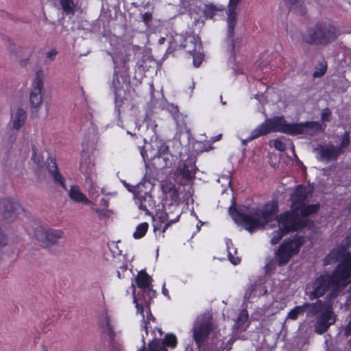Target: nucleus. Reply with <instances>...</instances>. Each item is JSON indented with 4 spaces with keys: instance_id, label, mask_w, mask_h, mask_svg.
Masks as SVG:
<instances>
[{
    "instance_id": "obj_1",
    "label": "nucleus",
    "mask_w": 351,
    "mask_h": 351,
    "mask_svg": "<svg viewBox=\"0 0 351 351\" xmlns=\"http://www.w3.org/2000/svg\"><path fill=\"white\" fill-rule=\"evenodd\" d=\"M278 210L277 202H270L265 204L263 209H252L247 213L243 210H237L233 206L229 208V213L237 224L243 226L247 231L252 232L256 229H260L269 221L276 219L278 227L284 232L297 231L306 226V216H302L298 211L291 209L279 216H276Z\"/></svg>"
},
{
    "instance_id": "obj_2",
    "label": "nucleus",
    "mask_w": 351,
    "mask_h": 351,
    "mask_svg": "<svg viewBox=\"0 0 351 351\" xmlns=\"http://www.w3.org/2000/svg\"><path fill=\"white\" fill-rule=\"evenodd\" d=\"M330 261H341L332 275L322 274L316 278L313 283V290L309 294V299L313 300L323 296L326 292L330 293L324 299L330 301L335 299L341 287L351 282V253L339 254L338 250H332L328 255Z\"/></svg>"
},
{
    "instance_id": "obj_3",
    "label": "nucleus",
    "mask_w": 351,
    "mask_h": 351,
    "mask_svg": "<svg viewBox=\"0 0 351 351\" xmlns=\"http://www.w3.org/2000/svg\"><path fill=\"white\" fill-rule=\"evenodd\" d=\"M339 36L335 26L327 23L319 22L309 27L302 36V40L311 45H328L335 42Z\"/></svg>"
},
{
    "instance_id": "obj_4",
    "label": "nucleus",
    "mask_w": 351,
    "mask_h": 351,
    "mask_svg": "<svg viewBox=\"0 0 351 351\" xmlns=\"http://www.w3.org/2000/svg\"><path fill=\"white\" fill-rule=\"evenodd\" d=\"M294 123H289L283 117H274L267 119L264 123L252 130L250 136L243 140V144L252 141L261 136L266 135L271 132H280L287 134L293 135Z\"/></svg>"
},
{
    "instance_id": "obj_5",
    "label": "nucleus",
    "mask_w": 351,
    "mask_h": 351,
    "mask_svg": "<svg viewBox=\"0 0 351 351\" xmlns=\"http://www.w3.org/2000/svg\"><path fill=\"white\" fill-rule=\"evenodd\" d=\"M311 195L306 188L299 185L291 195L290 199L292 203L291 209L299 212L302 216H309L316 213L319 208V204L306 205L305 201Z\"/></svg>"
},
{
    "instance_id": "obj_6",
    "label": "nucleus",
    "mask_w": 351,
    "mask_h": 351,
    "mask_svg": "<svg viewBox=\"0 0 351 351\" xmlns=\"http://www.w3.org/2000/svg\"><path fill=\"white\" fill-rule=\"evenodd\" d=\"M151 184L147 181H143L137 184V189L134 192V200L138 208L143 210L146 215H150V210L155 208V202L150 192Z\"/></svg>"
},
{
    "instance_id": "obj_7",
    "label": "nucleus",
    "mask_w": 351,
    "mask_h": 351,
    "mask_svg": "<svg viewBox=\"0 0 351 351\" xmlns=\"http://www.w3.org/2000/svg\"><path fill=\"white\" fill-rule=\"evenodd\" d=\"M180 46L193 56V65L198 67L203 60L200 38L193 34H188L182 38Z\"/></svg>"
},
{
    "instance_id": "obj_8",
    "label": "nucleus",
    "mask_w": 351,
    "mask_h": 351,
    "mask_svg": "<svg viewBox=\"0 0 351 351\" xmlns=\"http://www.w3.org/2000/svg\"><path fill=\"white\" fill-rule=\"evenodd\" d=\"M213 329L212 317L208 315H202L195 320L193 327V336L196 343L199 346L207 338Z\"/></svg>"
},
{
    "instance_id": "obj_9",
    "label": "nucleus",
    "mask_w": 351,
    "mask_h": 351,
    "mask_svg": "<svg viewBox=\"0 0 351 351\" xmlns=\"http://www.w3.org/2000/svg\"><path fill=\"white\" fill-rule=\"evenodd\" d=\"M302 245V240L300 238L282 243L276 253V258L278 265L287 264L291 257L299 252Z\"/></svg>"
},
{
    "instance_id": "obj_10",
    "label": "nucleus",
    "mask_w": 351,
    "mask_h": 351,
    "mask_svg": "<svg viewBox=\"0 0 351 351\" xmlns=\"http://www.w3.org/2000/svg\"><path fill=\"white\" fill-rule=\"evenodd\" d=\"M34 236L41 246L48 247L56 244L64 237V232L60 230L38 226L34 230Z\"/></svg>"
},
{
    "instance_id": "obj_11",
    "label": "nucleus",
    "mask_w": 351,
    "mask_h": 351,
    "mask_svg": "<svg viewBox=\"0 0 351 351\" xmlns=\"http://www.w3.org/2000/svg\"><path fill=\"white\" fill-rule=\"evenodd\" d=\"M21 208L20 204L14 198L8 197L0 201V215L8 221H13Z\"/></svg>"
},
{
    "instance_id": "obj_12",
    "label": "nucleus",
    "mask_w": 351,
    "mask_h": 351,
    "mask_svg": "<svg viewBox=\"0 0 351 351\" xmlns=\"http://www.w3.org/2000/svg\"><path fill=\"white\" fill-rule=\"evenodd\" d=\"M326 124L318 121H306L294 123L293 135L305 134L309 136L317 135L325 130Z\"/></svg>"
},
{
    "instance_id": "obj_13",
    "label": "nucleus",
    "mask_w": 351,
    "mask_h": 351,
    "mask_svg": "<svg viewBox=\"0 0 351 351\" xmlns=\"http://www.w3.org/2000/svg\"><path fill=\"white\" fill-rule=\"evenodd\" d=\"M43 88V73L41 71L36 73L35 78L32 82V88L29 95V101L32 108H38L43 102L42 90Z\"/></svg>"
},
{
    "instance_id": "obj_14",
    "label": "nucleus",
    "mask_w": 351,
    "mask_h": 351,
    "mask_svg": "<svg viewBox=\"0 0 351 351\" xmlns=\"http://www.w3.org/2000/svg\"><path fill=\"white\" fill-rule=\"evenodd\" d=\"M335 321L336 315L332 311V306L326 309L317 317L315 332L319 335L324 333L331 325L335 324Z\"/></svg>"
},
{
    "instance_id": "obj_15",
    "label": "nucleus",
    "mask_w": 351,
    "mask_h": 351,
    "mask_svg": "<svg viewBox=\"0 0 351 351\" xmlns=\"http://www.w3.org/2000/svg\"><path fill=\"white\" fill-rule=\"evenodd\" d=\"M306 316L309 317H314L315 316L321 314L326 309L332 306V302L328 299L317 300L315 302L304 303Z\"/></svg>"
},
{
    "instance_id": "obj_16",
    "label": "nucleus",
    "mask_w": 351,
    "mask_h": 351,
    "mask_svg": "<svg viewBox=\"0 0 351 351\" xmlns=\"http://www.w3.org/2000/svg\"><path fill=\"white\" fill-rule=\"evenodd\" d=\"M176 344V336L172 334H167L162 341L157 339L152 340L148 344V350L149 351H167L166 346L174 348Z\"/></svg>"
},
{
    "instance_id": "obj_17",
    "label": "nucleus",
    "mask_w": 351,
    "mask_h": 351,
    "mask_svg": "<svg viewBox=\"0 0 351 351\" xmlns=\"http://www.w3.org/2000/svg\"><path fill=\"white\" fill-rule=\"evenodd\" d=\"M315 152L319 154V159L326 162L332 160H337L338 156L343 153L341 148H337L335 146L331 145H319L315 149Z\"/></svg>"
},
{
    "instance_id": "obj_18",
    "label": "nucleus",
    "mask_w": 351,
    "mask_h": 351,
    "mask_svg": "<svg viewBox=\"0 0 351 351\" xmlns=\"http://www.w3.org/2000/svg\"><path fill=\"white\" fill-rule=\"evenodd\" d=\"M196 170L197 168L193 158H189L180 164L177 171L184 178L189 180L195 177Z\"/></svg>"
},
{
    "instance_id": "obj_19",
    "label": "nucleus",
    "mask_w": 351,
    "mask_h": 351,
    "mask_svg": "<svg viewBox=\"0 0 351 351\" xmlns=\"http://www.w3.org/2000/svg\"><path fill=\"white\" fill-rule=\"evenodd\" d=\"M80 172L86 177V182L91 187L93 186L95 182V165L89 158H85L80 162Z\"/></svg>"
},
{
    "instance_id": "obj_20",
    "label": "nucleus",
    "mask_w": 351,
    "mask_h": 351,
    "mask_svg": "<svg viewBox=\"0 0 351 351\" xmlns=\"http://www.w3.org/2000/svg\"><path fill=\"white\" fill-rule=\"evenodd\" d=\"M47 169L56 183H58L63 189H66L65 180L58 171L55 159L49 158L47 159Z\"/></svg>"
},
{
    "instance_id": "obj_21",
    "label": "nucleus",
    "mask_w": 351,
    "mask_h": 351,
    "mask_svg": "<svg viewBox=\"0 0 351 351\" xmlns=\"http://www.w3.org/2000/svg\"><path fill=\"white\" fill-rule=\"evenodd\" d=\"M237 10H228L227 23H228V37L230 39L231 52L234 54V43L233 36L234 34V27L237 25Z\"/></svg>"
},
{
    "instance_id": "obj_22",
    "label": "nucleus",
    "mask_w": 351,
    "mask_h": 351,
    "mask_svg": "<svg viewBox=\"0 0 351 351\" xmlns=\"http://www.w3.org/2000/svg\"><path fill=\"white\" fill-rule=\"evenodd\" d=\"M112 88L114 89L116 106H120L124 99L125 90L123 89L122 82L119 80L118 75L116 73L114 74L112 81Z\"/></svg>"
},
{
    "instance_id": "obj_23",
    "label": "nucleus",
    "mask_w": 351,
    "mask_h": 351,
    "mask_svg": "<svg viewBox=\"0 0 351 351\" xmlns=\"http://www.w3.org/2000/svg\"><path fill=\"white\" fill-rule=\"evenodd\" d=\"M132 287L134 288V290H133L134 302L136 304L137 312H139L143 316V322L145 324L144 328L145 330L146 333L147 334L148 331H147V324L149 322L150 320L154 319V317L152 315L149 308L148 306H146L145 312H146L147 315H146V319H145V315L143 314L144 308L141 304H139L137 302V298L135 295V288H134V285H132Z\"/></svg>"
},
{
    "instance_id": "obj_24",
    "label": "nucleus",
    "mask_w": 351,
    "mask_h": 351,
    "mask_svg": "<svg viewBox=\"0 0 351 351\" xmlns=\"http://www.w3.org/2000/svg\"><path fill=\"white\" fill-rule=\"evenodd\" d=\"M69 196L75 202H81L86 205L90 203V201L81 192L79 186L77 185L71 186L69 191Z\"/></svg>"
},
{
    "instance_id": "obj_25",
    "label": "nucleus",
    "mask_w": 351,
    "mask_h": 351,
    "mask_svg": "<svg viewBox=\"0 0 351 351\" xmlns=\"http://www.w3.org/2000/svg\"><path fill=\"white\" fill-rule=\"evenodd\" d=\"M118 125L125 129L127 130V133L134 136H136V132L140 130V124L137 121V120L134 117H130L125 125H123V123L121 120H119Z\"/></svg>"
},
{
    "instance_id": "obj_26",
    "label": "nucleus",
    "mask_w": 351,
    "mask_h": 351,
    "mask_svg": "<svg viewBox=\"0 0 351 351\" xmlns=\"http://www.w3.org/2000/svg\"><path fill=\"white\" fill-rule=\"evenodd\" d=\"M27 114L25 111L21 108H18L16 113L12 116L13 128L19 130L25 124Z\"/></svg>"
},
{
    "instance_id": "obj_27",
    "label": "nucleus",
    "mask_w": 351,
    "mask_h": 351,
    "mask_svg": "<svg viewBox=\"0 0 351 351\" xmlns=\"http://www.w3.org/2000/svg\"><path fill=\"white\" fill-rule=\"evenodd\" d=\"M286 5L289 8V10L292 11L296 14L304 15L306 13V10L303 7L302 0H284Z\"/></svg>"
},
{
    "instance_id": "obj_28",
    "label": "nucleus",
    "mask_w": 351,
    "mask_h": 351,
    "mask_svg": "<svg viewBox=\"0 0 351 351\" xmlns=\"http://www.w3.org/2000/svg\"><path fill=\"white\" fill-rule=\"evenodd\" d=\"M151 278L145 272H140L136 278L137 286L144 291H151Z\"/></svg>"
},
{
    "instance_id": "obj_29",
    "label": "nucleus",
    "mask_w": 351,
    "mask_h": 351,
    "mask_svg": "<svg viewBox=\"0 0 351 351\" xmlns=\"http://www.w3.org/2000/svg\"><path fill=\"white\" fill-rule=\"evenodd\" d=\"M59 3L63 10V14L74 15L76 8L74 0H59Z\"/></svg>"
},
{
    "instance_id": "obj_30",
    "label": "nucleus",
    "mask_w": 351,
    "mask_h": 351,
    "mask_svg": "<svg viewBox=\"0 0 351 351\" xmlns=\"http://www.w3.org/2000/svg\"><path fill=\"white\" fill-rule=\"evenodd\" d=\"M227 249L228 252V259L233 265H237L240 263V258L234 256V254H237V251L236 248H234L232 246V241L228 240L226 242Z\"/></svg>"
},
{
    "instance_id": "obj_31",
    "label": "nucleus",
    "mask_w": 351,
    "mask_h": 351,
    "mask_svg": "<svg viewBox=\"0 0 351 351\" xmlns=\"http://www.w3.org/2000/svg\"><path fill=\"white\" fill-rule=\"evenodd\" d=\"M221 10L222 8H218L213 3H208L205 5L203 12L206 18L212 19L217 12Z\"/></svg>"
},
{
    "instance_id": "obj_32",
    "label": "nucleus",
    "mask_w": 351,
    "mask_h": 351,
    "mask_svg": "<svg viewBox=\"0 0 351 351\" xmlns=\"http://www.w3.org/2000/svg\"><path fill=\"white\" fill-rule=\"evenodd\" d=\"M305 311L304 304L301 306H296L291 310L287 317V319L295 320L299 315H303Z\"/></svg>"
},
{
    "instance_id": "obj_33",
    "label": "nucleus",
    "mask_w": 351,
    "mask_h": 351,
    "mask_svg": "<svg viewBox=\"0 0 351 351\" xmlns=\"http://www.w3.org/2000/svg\"><path fill=\"white\" fill-rule=\"evenodd\" d=\"M180 215H178L176 218H170L169 214L167 213H162L158 216L160 221L165 223L164 230L167 229L171 223H176L179 220Z\"/></svg>"
},
{
    "instance_id": "obj_34",
    "label": "nucleus",
    "mask_w": 351,
    "mask_h": 351,
    "mask_svg": "<svg viewBox=\"0 0 351 351\" xmlns=\"http://www.w3.org/2000/svg\"><path fill=\"white\" fill-rule=\"evenodd\" d=\"M215 351H223L226 350V351H229L231 349L232 343L230 340H229L226 345H225V342L222 339H216L214 343Z\"/></svg>"
},
{
    "instance_id": "obj_35",
    "label": "nucleus",
    "mask_w": 351,
    "mask_h": 351,
    "mask_svg": "<svg viewBox=\"0 0 351 351\" xmlns=\"http://www.w3.org/2000/svg\"><path fill=\"white\" fill-rule=\"evenodd\" d=\"M158 157H161L165 161L166 165H167V161H169V147L165 143H161L158 148Z\"/></svg>"
},
{
    "instance_id": "obj_36",
    "label": "nucleus",
    "mask_w": 351,
    "mask_h": 351,
    "mask_svg": "<svg viewBox=\"0 0 351 351\" xmlns=\"http://www.w3.org/2000/svg\"><path fill=\"white\" fill-rule=\"evenodd\" d=\"M148 223L146 222L139 224L134 232L133 236L135 239L142 238L147 232L148 229Z\"/></svg>"
},
{
    "instance_id": "obj_37",
    "label": "nucleus",
    "mask_w": 351,
    "mask_h": 351,
    "mask_svg": "<svg viewBox=\"0 0 351 351\" xmlns=\"http://www.w3.org/2000/svg\"><path fill=\"white\" fill-rule=\"evenodd\" d=\"M153 12L154 8H152L151 11H147L141 14L142 21L147 27H149L152 25V22L153 20Z\"/></svg>"
},
{
    "instance_id": "obj_38",
    "label": "nucleus",
    "mask_w": 351,
    "mask_h": 351,
    "mask_svg": "<svg viewBox=\"0 0 351 351\" xmlns=\"http://www.w3.org/2000/svg\"><path fill=\"white\" fill-rule=\"evenodd\" d=\"M286 234H287V233L284 232V231H282V230H281L280 228V227H278V230L276 231H274L272 233V237L271 239V244L275 245V244H277L278 243H279V241L281 240L282 237L285 236Z\"/></svg>"
},
{
    "instance_id": "obj_39",
    "label": "nucleus",
    "mask_w": 351,
    "mask_h": 351,
    "mask_svg": "<svg viewBox=\"0 0 351 351\" xmlns=\"http://www.w3.org/2000/svg\"><path fill=\"white\" fill-rule=\"evenodd\" d=\"M318 66L319 68H317V70L313 73L314 77H320L324 75L326 71L327 64L326 61L323 60L319 62Z\"/></svg>"
},
{
    "instance_id": "obj_40",
    "label": "nucleus",
    "mask_w": 351,
    "mask_h": 351,
    "mask_svg": "<svg viewBox=\"0 0 351 351\" xmlns=\"http://www.w3.org/2000/svg\"><path fill=\"white\" fill-rule=\"evenodd\" d=\"M247 318H248V314H247V311L246 310H242L238 317H237V327L240 328L241 326H243V324L245 323V322L247 320Z\"/></svg>"
},
{
    "instance_id": "obj_41",
    "label": "nucleus",
    "mask_w": 351,
    "mask_h": 351,
    "mask_svg": "<svg viewBox=\"0 0 351 351\" xmlns=\"http://www.w3.org/2000/svg\"><path fill=\"white\" fill-rule=\"evenodd\" d=\"M9 243V239L4 230L0 227V251L5 248Z\"/></svg>"
},
{
    "instance_id": "obj_42",
    "label": "nucleus",
    "mask_w": 351,
    "mask_h": 351,
    "mask_svg": "<svg viewBox=\"0 0 351 351\" xmlns=\"http://www.w3.org/2000/svg\"><path fill=\"white\" fill-rule=\"evenodd\" d=\"M350 143V133L348 132H346L342 136V140L340 143V145L338 147H336L341 148V150L343 151L344 148H347L349 146Z\"/></svg>"
},
{
    "instance_id": "obj_43",
    "label": "nucleus",
    "mask_w": 351,
    "mask_h": 351,
    "mask_svg": "<svg viewBox=\"0 0 351 351\" xmlns=\"http://www.w3.org/2000/svg\"><path fill=\"white\" fill-rule=\"evenodd\" d=\"M57 54L58 51L56 49H52L49 51L46 52L45 53V62H50L54 60Z\"/></svg>"
},
{
    "instance_id": "obj_44",
    "label": "nucleus",
    "mask_w": 351,
    "mask_h": 351,
    "mask_svg": "<svg viewBox=\"0 0 351 351\" xmlns=\"http://www.w3.org/2000/svg\"><path fill=\"white\" fill-rule=\"evenodd\" d=\"M331 111L329 108H324L321 114V120L323 123L325 121L329 122L330 121Z\"/></svg>"
},
{
    "instance_id": "obj_45",
    "label": "nucleus",
    "mask_w": 351,
    "mask_h": 351,
    "mask_svg": "<svg viewBox=\"0 0 351 351\" xmlns=\"http://www.w3.org/2000/svg\"><path fill=\"white\" fill-rule=\"evenodd\" d=\"M33 150H34V153H33V156H32V160L34 161V162L38 166H40V167L42 166L43 164V159L40 156L37 155L34 149H33Z\"/></svg>"
},
{
    "instance_id": "obj_46",
    "label": "nucleus",
    "mask_w": 351,
    "mask_h": 351,
    "mask_svg": "<svg viewBox=\"0 0 351 351\" xmlns=\"http://www.w3.org/2000/svg\"><path fill=\"white\" fill-rule=\"evenodd\" d=\"M274 147L279 151H284L285 149V144L280 140L276 139L274 143Z\"/></svg>"
},
{
    "instance_id": "obj_47",
    "label": "nucleus",
    "mask_w": 351,
    "mask_h": 351,
    "mask_svg": "<svg viewBox=\"0 0 351 351\" xmlns=\"http://www.w3.org/2000/svg\"><path fill=\"white\" fill-rule=\"evenodd\" d=\"M242 0H230L228 5V10H237V5L240 3Z\"/></svg>"
},
{
    "instance_id": "obj_48",
    "label": "nucleus",
    "mask_w": 351,
    "mask_h": 351,
    "mask_svg": "<svg viewBox=\"0 0 351 351\" xmlns=\"http://www.w3.org/2000/svg\"><path fill=\"white\" fill-rule=\"evenodd\" d=\"M123 183L125 185V186L127 188V189L129 191L132 192L133 193V195H134V192L137 189V184L136 186H132V185L126 183L125 181H123Z\"/></svg>"
},
{
    "instance_id": "obj_49",
    "label": "nucleus",
    "mask_w": 351,
    "mask_h": 351,
    "mask_svg": "<svg viewBox=\"0 0 351 351\" xmlns=\"http://www.w3.org/2000/svg\"><path fill=\"white\" fill-rule=\"evenodd\" d=\"M169 110L173 114L175 115L176 113L178 112V107L177 106H174L173 105H171L169 107Z\"/></svg>"
},
{
    "instance_id": "obj_50",
    "label": "nucleus",
    "mask_w": 351,
    "mask_h": 351,
    "mask_svg": "<svg viewBox=\"0 0 351 351\" xmlns=\"http://www.w3.org/2000/svg\"><path fill=\"white\" fill-rule=\"evenodd\" d=\"M128 267L127 265L125 264L123 266L120 267V270L117 271V276L119 278H121V271L124 272L127 270Z\"/></svg>"
},
{
    "instance_id": "obj_51",
    "label": "nucleus",
    "mask_w": 351,
    "mask_h": 351,
    "mask_svg": "<svg viewBox=\"0 0 351 351\" xmlns=\"http://www.w3.org/2000/svg\"><path fill=\"white\" fill-rule=\"evenodd\" d=\"M170 193H172L171 197L173 199H176L178 197V193L176 189L171 190Z\"/></svg>"
},
{
    "instance_id": "obj_52",
    "label": "nucleus",
    "mask_w": 351,
    "mask_h": 351,
    "mask_svg": "<svg viewBox=\"0 0 351 351\" xmlns=\"http://www.w3.org/2000/svg\"><path fill=\"white\" fill-rule=\"evenodd\" d=\"M346 239H347V243L348 245L351 244V234L348 236Z\"/></svg>"
},
{
    "instance_id": "obj_53",
    "label": "nucleus",
    "mask_w": 351,
    "mask_h": 351,
    "mask_svg": "<svg viewBox=\"0 0 351 351\" xmlns=\"http://www.w3.org/2000/svg\"><path fill=\"white\" fill-rule=\"evenodd\" d=\"M220 99H221V102L223 105H225L226 104V101H224V100L222 99V96L220 97Z\"/></svg>"
},
{
    "instance_id": "obj_54",
    "label": "nucleus",
    "mask_w": 351,
    "mask_h": 351,
    "mask_svg": "<svg viewBox=\"0 0 351 351\" xmlns=\"http://www.w3.org/2000/svg\"><path fill=\"white\" fill-rule=\"evenodd\" d=\"M162 292H163V293H164L165 295H167V290L166 289L163 288V289H162Z\"/></svg>"
},
{
    "instance_id": "obj_55",
    "label": "nucleus",
    "mask_w": 351,
    "mask_h": 351,
    "mask_svg": "<svg viewBox=\"0 0 351 351\" xmlns=\"http://www.w3.org/2000/svg\"><path fill=\"white\" fill-rule=\"evenodd\" d=\"M101 201L104 202V204L105 206H107V201H106V199H101Z\"/></svg>"
},
{
    "instance_id": "obj_56",
    "label": "nucleus",
    "mask_w": 351,
    "mask_h": 351,
    "mask_svg": "<svg viewBox=\"0 0 351 351\" xmlns=\"http://www.w3.org/2000/svg\"><path fill=\"white\" fill-rule=\"evenodd\" d=\"M138 351H145V348H142V349H139Z\"/></svg>"
},
{
    "instance_id": "obj_57",
    "label": "nucleus",
    "mask_w": 351,
    "mask_h": 351,
    "mask_svg": "<svg viewBox=\"0 0 351 351\" xmlns=\"http://www.w3.org/2000/svg\"><path fill=\"white\" fill-rule=\"evenodd\" d=\"M143 342H144V343H145V340H143ZM145 348V350L146 351V349H145V345H144V346H143L141 349H142V348Z\"/></svg>"
},
{
    "instance_id": "obj_58",
    "label": "nucleus",
    "mask_w": 351,
    "mask_h": 351,
    "mask_svg": "<svg viewBox=\"0 0 351 351\" xmlns=\"http://www.w3.org/2000/svg\"><path fill=\"white\" fill-rule=\"evenodd\" d=\"M221 136V134H219L218 136H217V138L219 139V138Z\"/></svg>"
},
{
    "instance_id": "obj_59",
    "label": "nucleus",
    "mask_w": 351,
    "mask_h": 351,
    "mask_svg": "<svg viewBox=\"0 0 351 351\" xmlns=\"http://www.w3.org/2000/svg\"><path fill=\"white\" fill-rule=\"evenodd\" d=\"M149 292H150V291H148ZM151 291H152V293H154V291H152V289H151Z\"/></svg>"
},
{
    "instance_id": "obj_60",
    "label": "nucleus",
    "mask_w": 351,
    "mask_h": 351,
    "mask_svg": "<svg viewBox=\"0 0 351 351\" xmlns=\"http://www.w3.org/2000/svg\"><path fill=\"white\" fill-rule=\"evenodd\" d=\"M350 345L351 346V339L349 341Z\"/></svg>"
}]
</instances>
